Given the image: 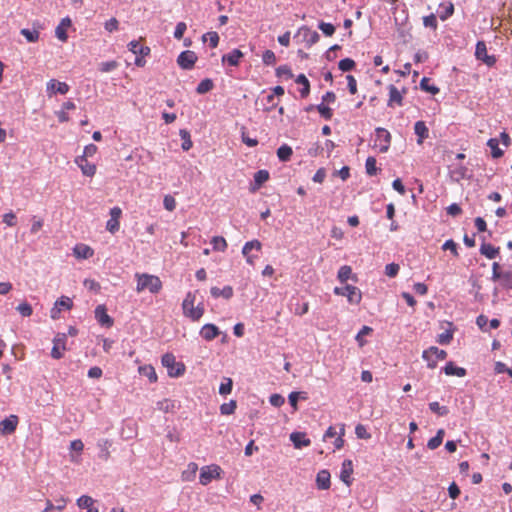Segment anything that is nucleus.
Wrapping results in <instances>:
<instances>
[{
    "label": "nucleus",
    "mask_w": 512,
    "mask_h": 512,
    "mask_svg": "<svg viewBox=\"0 0 512 512\" xmlns=\"http://www.w3.org/2000/svg\"><path fill=\"white\" fill-rule=\"evenodd\" d=\"M137 278V292H142L144 290H148L149 292L156 294L162 288V282L158 276L150 275V274H136Z\"/></svg>",
    "instance_id": "obj_1"
},
{
    "label": "nucleus",
    "mask_w": 512,
    "mask_h": 512,
    "mask_svg": "<svg viewBox=\"0 0 512 512\" xmlns=\"http://www.w3.org/2000/svg\"><path fill=\"white\" fill-rule=\"evenodd\" d=\"M491 280L498 281L500 286L505 290H512V266L509 269L503 270L498 262L492 264Z\"/></svg>",
    "instance_id": "obj_2"
},
{
    "label": "nucleus",
    "mask_w": 512,
    "mask_h": 512,
    "mask_svg": "<svg viewBox=\"0 0 512 512\" xmlns=\"http://www.w3.org/2000/svg\"><path fill=\"white\" fill-rule=\"evenodd\" d=\"M162 365L167 369L170 377L178 378L185 373V365L182 362H177L172 353H166L161 359Z\"/></svg>",
    "instance_id": "obj_3"
},
{
    "label": "nucleus",
    "mask_w": 512,
    "mask_h": 512,
    "mask_svg": "<svg viewBox=\"0 0 512 512\" xmlns=\"http://www.w3.org/2000/svg\"><path fill=\"white\" fill-rule=\"evenodd\" d=\"M334 294L346 296L350 304L358 305L362 300V293L356 286L346 284L344 287H335Z\"/></svg>",
    "instance_id": "obj_4"
},
{
    "label": "nucleus",
    "mask_w": 512,
    "mask_h": 512,
    "mask_svg": "<svg viewBox=\"0 0 512 512\" xmlns=\"http://www.w3.org/2000/svg\"><path fill=\"white\" fill-rule=\"evenodd\" d=\"M447 357V352L443 349H439L436 346H431L428 349L424 350L422 353V358L427 362V367L429 369H434L437 367L438 360H444Z\"/></svg>",
    "instance_id": "obj_5"
},
{
    "label": "nucleus",
    "mask_w": 512,
    "mask_h": 512,
    "mask_svg": "<svg viewBox=\"0 0 512 512\" xmlns=\"http://www.w3.org/2000/svg\"><path fill=\"white\" fill-rule=\"evenodd\" d=\"M222 469L218 465L204 466L200 470L199 482L201 485H208L213 479L220 478Z\"/></svg>",
    "instance_id": "obj_6"
},
{
    "label": "nucleus",
    "mask_w": 512,
    "mask_h": 512,
    "mask_svg": "<svg viewBox=\"0 0 512 512\" xmlns=\"http://www.w3.org/2000/svg\"><path fill=\"white\" fill-rule=\"evenodd\" d=\"M475 57L477 60L482 61L488 67H493L496 64V57L487 53L486 43L484 41H478L475 47Z\"/></svg>",
    "instance_id": "obj_7"
},
{
    "label": "nucleus",
    "mask_w": 512,
    "mask_h": 512,
    "mask_svg": "<svg viewBox=\"0 0 512 512\" xmlns=\"http://www.w3.org/2000/svg\"><path fill=\"white\" fill-rule=\"evenodd\" d=\"M19 424V417L15 414H11L2 421H0V435L6 436L13 434Z\"/></svg>",
    "instance_id": "obj_8"
},
{
    "label": "nucleus",
    "mask_w": 512,
    "mask_h": 512,
    "mask_svg": "<svg viewBox=\"0 0 512 512\" xmlns=\"http://www.w3.org/2000/svg\"><path fill=\"white\" fill-rule=\"evenodd\" d=\"M67 334L58 333L53 339V347L51 350V357L54 359H61L63 357V351L66 350Z\"/></svg>",
    "instance_id": "obj_9"
},
{
    "label": "nucleus",
    "mask_w": 512,
    "mask_h": 512,
    "mask_svg": "<svg viewBox=\"0 0 512 512\" xmlns=\"http://www.w3.org/2000/svg\"><path fill=\"white\" fill-rule=\"evenodd\" d=\"M196 61L197 55L191 50L182 51L177 58L178 65L184 70H191Z\"/></svg>",
    "instance_id": "obj_10"
},
{
    "label": "nucleus",
    "mask_w": 512,
    "mask_h": 512,
    "mask_svg": "<svg viewBox=\"0 0 512 512\" xmlns=\"http://www.w3.org/2000/svg\"><path fill=\"white\" fill-rule=\"evenodd\" d=\"M375 134L377 137V140L380 141V153H386L389 150L390 144H391V134L390 132L382 127H377L375 129Z\"/></svg>",
    "instance_id": "obj_11"
},
{
    "label": "nucleus",
    "mask_w": 512,
    "mask_h": 512,
    "mask_svg": "<svg viewBox=\"0 0 512 512\" xmlns=\"http://www.w3.org/2000/svg\"><path fill=\"white\" fill-rule=\"evenodd\" d=\"M94 314H95L96 320L98 321V323L101 326L106 327V328H110L113 326L114 320L111 316H109L107 314V309H106L105 305H98L95 308Z\"/></svg>",
    "instance_id": "obj_12"
},
{
    "label": "nucleus",
    "mask_w": 512,
    "mask_h": 512,
    "mask_svg": "<svg viewBox=\"0 0 512 512\" xmlns=\"http://www.w3.org/2000/svg\"><path fill=\"white\" fill-rule=\"evenodd\" d=\"M389 90V99L387 106L394 107L395 105L402 106L403 105V94L407 92L406 88H403L402 93L393 85L390 84L388 86Z\"/></svg>",
    "instance_id": "obj_13"
},
{
    "label": "nucleus",
    "mask_w": 512,
    "mask_h": 512,
    "mask_svg": "<svg viewBox=\"0 0 512 512\" xmlns=\"http://www.w3.org/2000/svg\"><path fill=\"white\" fill-rule=\"evenodd\" d=\"M221 334L218 326L212 323H207L202 326L199 335L206 341H212Z\"/></svg>",
    "instance_id": "obj_14"
},
{
    "label": "nucleus",
    "mask_w": 512,
    "mask_h": 512,
    "mask_svg": "<svg viewBox=\"0 0 512 512\" xmlns=\"http://www.w3.org/2000/svg\"><path fill=\"white\" fill-rule=\"evenodd\" d=\"M298 34L303 36V40L306 42L308 47L316 44L320 39L319 33L317 31L311 30L307 26H302L299 29Z\"/></svg>",
    "instance_id": "obj_15"
},
{
    "label": "nucleus",
    "mask_w": 512,
    "mask_h": 512,
    "mask_svg": "<svg viewBox=\"0 0 512 512\" xmlns=\"http://www.w3.org/2000/svg\"><path fill=\"white\" fill-rule=\"evenodd\" d=\"M244 57V53L240 49H233L229 53L222 56L221 61L223 64L227 63L230 66L236 67L239 65L241 58Z\"/></svg>",
    "instance_id": "obj_16"
},
{
    "label": "nucleus",
    "mask_w": 512,
    "mask_h": 512,
    "mask_svg": "<svg viewBox=\"0 0 512 512\" xmlns=\"http://www.w3.org/2000/svg\"><path fill=\"white\" fill-rule=\"evenodd\" d=\"M353 473V463L349 459H345L342 463L341 471H340V479L347 486L351 485L352 478L351 475Z\"/></svg>",
    "instance_id": "obj_17"
},
{
    "label": "nucleus",
    "mask_w": 512,
    "mask_h": 512,
    "mask_svg": "<svg viewBox=\"0 0 512 512\" xmlns=\"http://www.w3.org/2000/svg\"><path fill=\"white\" fill-rule=\"evenodd\" d=\"M442 371L447 376L464 377L467 375V370L463 367L457 366L453 361L447 362L446 365L442 368Z\"/></svg>",
    "instance_id": "obj_18"
},
{
    "label": "nucleus",
    "mask_w": 512,
    "mask_h": 512,
    "mask_svg": "<svg viewBox=\"0 0 512 512\" xmlns=\"http://www.w3.org/2000/svg\"><path fill=\"white\" fill-rule=\"evenodd\" d=\"M69 91V85L65 82H60L55 79H51L47 82V92L59 93L65 95Z\"/></svg>",
    "instance_id": "obj_19"
},
{
    "label": "nucleus",
    "mask_w": 512,
    "mask_h": 512,
    "mask_svg": "<svg viewBox=\"0 0 512 512\" xmlns=\"http://www.w3.org/2000/svg\"><path fill=\"white\" fill-rule=\"evenodd\" d=\"M76 163L80 167L82 173L85 176L92 177L96 173V166L93 163L88 162L85 156H79L76 158Z\"/></svg>",
    "instance_id": "obj_20"
},
{
    "label": "nucleus",
    "mask_w": 512,
    "mask_h": 512,
    "mask_svg": "<svg viewBox=\"0 0 512 512\" xmlns=\"http://www.w3.org/2000/svg\"><path fill=\"white\" fill-rule=\"evenodd\" d=\"M210 294L213 298L223 297L224 299L229 300L233 297L234 290L233 287L230 285H226L222 289L214 286L211 287Z\"/></svg>",
    "instance_id": "obj_21"
},
{
    "label": "nucleus",
    "mask_w": 512,
    "mask_h": 512,
    "mask_svg": "<svg viewBox=\"0 0 512 512\" xmlns=\"http://www.w3.org/2000/svg\"><path fill=\"white\" fill-rule=\"evenodd\" d=\"M72 24V21L69 17H65L61 20V22L58 24V26L55 29V35L60 41H67L68 35H67V28L70 27Z\"/></svg>",
    "instance_id": "obj_22"
},
{
    "label": "nucleus",
    "mask_w": 512,
    "mask_h": 512,
    "mask_svg": "<svg viewBox=\"0 0 512 512\" xmlns=\"http://www.w3.org/2000/svg\"><path fill=\"white\" fill-rule=\"evenodd\" d=\"M290 440L297 449L307 447L311 444V440L306 437L305 433L293 432L290 434Z\"/></svg>",
    "instance_id": "obj_23"
},
{
    "label": "nucleus",
    "mask_w": 512,
    "mask_h": 512,
    "mask_svg": "<svg viewBox=\"0 0 512 512\" xmlns=\"http://www.w3.org/2000/svg\"><path fill=\"white\" fill-rule=\"evenodd\" d=\"M330 477L331 476H330V473L328 470H326V469L320 470L316 476L317 488L320 490L329 489L330 485H331Z\"/></svg>",
    "instance_id": "obj_24"
},
{
    "label": "nucleus",
    "mask_w": 512,
    "mask_h": 512,
    "mask_svg": "<svg viewBox=\"0 0 512 512\" xmlns=\"http://www.w3.org/2000/svg\"><path fill=\"white\" fill-rule=\"evenodd\" d=\"M414 133L417 135V143L422 144L425 139L429 137V129L426 123L422 120L414 124Z\"/></svg>",
    "instance_id": "obj_25"
},
{
    "label": "nucleus",
    "mask_w": 512,
    "mask_h": 512,
    "mask_svg": "<svg viewBox=\"0 0 512 512\" xmlns=\"http://www.w3.org/2000/svg\"><path fill=\"white\" fill-rule=\"evenodd\" d=\"M500 252L499 247H494L490 243L485 242V238L482 239V244L480 246V253L484 255L488 259H495Z\"/></svg>",
    "instance_id": "obj_26"
},
{
    "label": "nucleus",
    "mask_w": 512,
    "mask_h": 512,
    "mask_svg": "<svg viewBox=\"0 0 512 512\" xmlns=\"http://www.w3.org/2000/svg\"><path fill=\"white\" fill-rule=\"evenodd\" d=\"M73 251L75 256L79 259H88L94 254L93 249L85 244L76 245Z\"/></svg>",
    "instance_id": "obj_27"
},
{
    "label": "nucleus",
    "mask_w": 512,
    "mask_h": 512,
    "mask_svg": "<svg viewBox=\"0 0 512 512\" xmlns=\"http://www.w3.org/2000/svg\"><path fill=\"white\" fill-rule=\"evenodd\" d=\"M467 172L468 168L462 164H459L450 170V175L452 180L460 182L461 180L467 178Z\"/></svg>",
    "instance_id": "obj_28"
},
{
    "label": "nucleus",
    "mask_w": 512,
    "mask_h": 512,
    "mask_svg": "<svg viewBox=\"0 0 512 512\" xmlns=\"http://www.w3.org/2000/svg\"><path fill=\"white\" fill-rule=\"evenodd\" d=\"M295 82L301 85V89L299 90L301 98H306L310 93V82L308 78L304 74H299Z\"/></svg>",
    "instance_id": "obj_29"
},
{
    "label": "nucleus",
    "mask_w": 512,
    "mask_h": 512,
    "mask_svg": "<svg viewBox=\"0 0 512 512\" xmlns=\"http://www.w3.org/2000/svg\"><path fill=\"white\" fill-rule=\"evenodd\" d=\"M204 306L202 303L198 304L196 307L189 308L184 315L188 318H190L192 321L196 322L201 319V317L204 314Z\"/></svg>",
    "instance_id": "obj_30"
},
{
    "label": "nucleus",
    "mask_w": 512,
    "mask_h": 512,
    "mask_svg": "<svg viewBox=\"0 0 512 512\" xmlns=\"http://www.w3.org/2000/svg\"><path fill=\"white\" fill-rule=\"evenodd\" d=\"M129 51H131L135 55L147 56L150 53V48L148 46L140 45V43L136 40L131 41L128 44Z\"/></svg>",
    "instance_id": "obj_31"
},
{
    "label": "nucleus",
    "mask_w": 512,
    "mask_h": 512,
    "mask_svg": "<svg viewBox=\"0 0 512 512\" xmlns=\"http://www.w3.org/2000/svg\"><path fill=\"white\" fill-rule=\"evenodd\" d=\"M439 18L442 21H446L448 18H450L454 13V5L451 2L448 3H441L439 6Z\"/></svg>",
    "instance_id": "obj_32"
},
{
    "label": "nucleus",
    "mask_w": 512,
    "mask_h": 512,
    "mask_svg": "<svg viewBox=\"0 0 512 512\" xmlns=\"http://www.w3.org/2000/svg\"><path fill=\"white\" fill-rule=\"evenodd\" d=\"M487 146L491 149V156L494 159H498L503 156L504 152L499 148V140L497 138H490L487 141Z\"/></svg>",
    "instance_id": "obj_33"
},
{
    "label": "nucleus",
    "mask_w": 512,
    "mask_h": 512,
    "mask_svg": "<svg viewBox=\"0 0 512 512\" xmlns=\"http://www.w3.org/2000/svg\"><path fill=\"white\" fill-rule=\"evenodd\" d=\"M293 154L292 148L287 144H282L277 149V157L282 162H287L291 159V156Z\"/></svg>",
    "instance_id": "obj_34"
},
{
    "label": "nucleus",
    "mask_w": 512,
    "mask_h": 512,
    "mask_svg": "<svg viewBox=\"0 0 512 512\" xmlns=\"http://www.w3.org/2000/svg\"><path fill=\"white\" fill-rule=\"evenodd\" d=\"M139 373L142 376H145L149 379L151 383H154L157 381V374L153 366L151 365H144L139 367Z\"/></svg>",
    "instance_id": "obj_35"
},
{
    "label": "nucleus",
    "mask_w": 512,
    "mask_h": 512,
    "mask_svg": "<svg viewBox=\"0 0 512 512\" xmlns=\"http://www.w3.org/2000/svg\"><path fill=\"white\" fill-rule=\"evenodd\" d=\"M214 88V82L210 78L203 79L196 87L197 94H206Z\"/></svg>",
    "instance_id": "obj_36"
},
{
    "label": "nucleus",
    "mask_w": 512,
    "mask_h": 512,
    "mask_svg": "<svg viewBox=\"0 0 512 512\" xmlns=\"http://www.w3.org/2000/svg\"><path fill=\"white\" fill-rule=\"evenodd\" d=\"M179 135L182 140L181 148L183 149V151L190 150L193 146L190 132L187 129H181L179 131Z\"/></svg>",
    "instance_id": "obj_37"
},
{
    "label": "nucleus",
    "mask_w": 512,
    "mask_h": 512,
    "mask_svg": "<svg viewBox=\"0 0 512 512\" xmlns=\"http://www.w3.org/2000/svg\"><path fill=\"white\" fill-rule=\"evenodd\" d=\"M444 434H445L444 429H439L436 432V435L434 437H432L431 439H429V441L427 443V447L430 450H434V449L438 448L443 441Z\"/></svg>",
    "instance_id": "obj_38"
},
{
    "label": "nucleus",
    "mask_w": 512,
    "mask_h": 512,
    "mask_svg": "<svg viewBox=\"0 0 512 512\" xmlns=\"http://www.w3.org/2000/svg\"><path fill=\"white\" fill-rule=\"evenodd\" d=\"M353 277L352 268L348 265L340 267L337 273V278L341 283H345L348 279Z\"/></svg>",
    "instance_id": "obj_39"
},
{
    "label": "nucleus",
    "mask_w": 512,
    "mask_h": 512,
    "mask_svg": "<svg viewBox=\"0 0 512 512\" xmlns=\"http://www.w3.org/2000/svg\"><path fill=\"white\" fill-rule=\"evenodd\" d=\"M420 89L427 92V93H430L432 95H436L440 92V89L435 86V85H431L429 83V78L427 77H423L420 81Z\"/></svg>",
    "instance_id": "obj_40"
},
{
    "label": "nucleus",
    "mask_w": 512,
    "mask_h": 512,
    "mask_svg": "<svg viewBox=\"0 0 512 512\" xmlns=\"http://www.w3.org/2000/svg\"><path fill=\"white\" fill-rule=\"evenodd\" d=\"M269 172L265 169L258 170L254 174V183L257 188H260L268 179H269Z\"/></svg>",
    "instance_id": "obj_41"
},
{
    "label": "nucleus",
    "mask_w": 512,
    "mask_h": 512,
    "mask_svg": "<svg viewBox=\"0 0 512 512\" xmlns=\"http://www.w3.org/2000/svg\"><path fill=\"white\" fill-rule=\"evenodd\" d=\"M261 248H262L261 242L257 239H254V240L248 241L244 244V246L242 248V254L247 255L252 250L259 252L261 250Z\"/></svg>",
    "instance_id": "obj_42"
},
{
    "label": "nucleus",
    "mask_w": 512,
    "mask_h": 512,
    "mask_svg": "<svg viewBox=\"0 0 512 512\" xmlns=\"http://www.w3.org/2000/svg\"><path fill=\"white\" fill-rule=\"evenodd\" d=\"M233 388V380L229 377H224L223 381L219 386V394L222 396H226L232 392Z\"/></svg>",
    "instance_id": "obj_43"
},
{
    "label": "nucleus",
    "mask_w": 512,
    "mask_h": 512,
    "mask_svg": "<svg viewBox=\"0 0 512 512\" xmlns=\"http://www.w3.org/2000/svg\"><path fill=\"white\" fill-rule=\"evenodd\" d=\"M373 332V329L369 326L364 325L359 332L356 334L355 340L360 347H363L366 343L364 336L369 335Z\"/></svg>",
    "instance_id": "obj_44"
},
{
    "label": "nucleus",
    "mask_w": 512,
    "mask_h": 512,
    "mask_svg": "<svg viewBox=\"0 0 512 512\" xmlns=\"http://www.w3.org/2000/svg\"><path fill=\"white\" fill-rule=\"evenodd\" d=\"M376 159L375 157L373 156H369L367 159H366V162H365V168H366V173L369 175V176H374L378 173V168L376 166Z\"/></svg>",
    "instance_id": "obj_45"
},
{
    "label": "nucleus",
    "mask_w": 512,
    "mask_h": 512,
    "mask_svg": "<svg viewBox=\"0 0 512 512\" xmlns=\"http://www.w3.org/2000/svg\"><path fill=\"white\" fill-rule=\"evenodd\" d=\"M429 409L437 414L438 416H446L449 414V409L447 406H441L438 402H430Z\"/></svg>",
    "instance_id": "obj_46"
},
{
    "label": "nucleus",
    "mask_w": 512,
    "mask_h": 512,
    "mask_svg": "<svg viewBox=\"0 0 512 512\" xmlns=\"http://www.w3.org/2000/svg\"><path fill=\"white\" fill-rule=\"evenodd\" d=\"M356 66V63L353 59L351 58H344V59H341L339 62H338V68L342 71V72H349V71H352Z\"/></svg>",
    "instance_id": "obj_47"
},
{
    "label": "nucleus",
    "mask_w": 512,
    "mask_h": 512,
    "mask_svg": "<svg viewBox=\"0 0 512 512\" xmlns=\"http://www.w3.org/2000/svg\"><path fill=\"white\" fill-rule=\"evenodd\" d=\"M211 244H212L213 250H215V251L223 252L227 248V242L221 236H214L211 240Z\"/></svg>",
    "instance_id": "obj_48"
},
{
    "label": "nucleus",
    "mask_w": 512,
    "mask_h": 512,
    "mask_svg": "<svg viewBox=\"0 0 512 512\" xmlns=\"http://www.w3.org/2000/svg\"><path fill=\"white\" fill-rule=\"evenodd\" d=\"M20 33L22 36L25 37V39L29 43H34V42L38 41V39H39V32L37 30H30L28 28H23L20 31Z\"/></svg>",
    "instance_id": "obj_49"
},
{
    "label": "nucleus",
    "mask_w": 512,
    "mask_h": 512,
    "mask_svg": "<svg viewBox=\"0 0 512 512\" xmlns=\"http://www.w3.org/2000/svg\"><path fill=\"white\" fill-rule=\"evenodd\" d=\"M453 329H448L437 336V342L440 345H448L453 339Z\"/></svg>",
    "instance_id": "obj_50"
},
{
    "label": "nucleus",
    "mask_w": 512,
    "mask_h": 512,
    "mask_svg": "<svg viewBox=\"0 0 512 512\" xmlns=\"http://www.w3.org/2000/svg\"><path fill=\"white\" fill-rule=\"evenodd\" d=\"M94 499L87 495H82L77 499V506L80 509H89L94 504Z\"/></svg>",
    "instance_id": "obj_51"
},
{
    "label": "nucleus",
    "mask_w": 512,
    "mask_h": 512,
    "mask_svg": "<svg viewBox=\"0 0 512 512\" xmlns=\"http://www.w3.org/2000/svg\"><path fill=\"white\" fill-rule=\"evenodd\" d=\"M316 109L321 115V117H323L325 120H330L333 116L332 109L329 106L325 105L324 103L316 105Z\"/></svg>",
    "instance_id": "obj_52"
},
{
    "label": "nucleus",
    "mask_w": 512,
    "mask_h": 512,
    "mask_svg": "<svg viewBox=\"0 0 512 512\" xmlns=\"http://www.w3.org/2000/svg\"><path fill=\"white\" fill-rule=\"evenodd\" d=\"M237 403L235 400H230L228 403H223L220 406V413L222 415H231L235 412Z\"/></svg>",
    "instance_id": "obj_53"
},
{
    "label": "nucleus",
    "mask_w": 512,
    "mask_h": 512,
    "mask_svg": "<svg viewBox=\"0 0 512 512\" xmlns=\"http://www.w3.org/2000/svg\"><path fill=\"white\" fill-rule=\"evenodd\" d=\"M203 41H209L211 48H216L219 44V35L217 32H208L202 36Z\"/></svg>",
    "instance_id": "obj_54"
},
{
    "label": "nucleus",
    "mask_w": 512,
    "mask_h": 512,
    "mask_svg": "<svg viewBox=\"0 0 512 512\" xmlns=\"http://www.w3.org/2000/svg\"><path fill=\"white\" fill-rule=\"evenodd\" d=\"M318 28L327 37H330V36H332L335 33V26L333 24H331V23L320 21L318 23Z\"/></svg>",
    "instance_id": "obj_55"
},
{
    "label": "nucleus",
    "mask_w": 512,
    "mask_h": 512,
    "mask_svg": "<svg viewBox=\"0 0 512 512\" xmlns=\"http://www.w3.org/2000/svg\"><path fill=\"white\" fill-rule=\"evenodd\" d=\"M263 102V111L264 112H270L272 109H274L277 104L275 103L274 95H267L262 99Z\"/></svg>",
    "instance_id": "obj_56"
},
{
    "label": "nucleus",
    "mask_w": 512,
    "mask_h": 512,
    "mask_svg": "<svg viewBox=\"0 0 512 512\" xmlns=\"http://www.w3.org/2000/svg\"><path fill=\"white\" fill-rule=\"evenodd\" d=\"M195 299H196L195 293H193V292L187 293V295L182 303L183 313H185L187 310H189V308H192L194 306Z\"/></svg>",
    "instance_id": "obj_57"
},
{
    "label": "nucleus",
    "mask_w": 512,
    "mask_h": 512,
    "mask_svg": "<svg viewBox=\"0 0 512 512\" xmlns=\"http://www.w3.org/2000/svg\"><path fill=\"white\" fill-rule=\"evenodd\" d=\"M55 305L60 307L61 310H70L73 306V301L67 296H61L59 299L56 300Z\"/></svg>",
    "instance_id": "obj_58"
},
{
    "label": "nucleus",
    "mask_w": 512,
    "mask_h": 512,
    "mask_svg": "<svg viewBox=\"0 0 512 512\" xmlns=\"http://www.w3.org/2000/svg\"><path fill=\"white\" fill-rule=\"evenodd\" d=\"M276 76L277 77H285L286 79L293 78L292 70L288 65H281L276 69Z\"/></svg>",
    "instance_id": "obj_59"
},
{
    "label": "nucleus",
    "mask_w": 512,
    "mask_h": 512,
    "mask_svg": "<svg viewBox=\"0 0 512 512\" xmlns=\"http://www.w3.org/2000/svg\"><path fill=\"white\" fill-rule=\"evenodd\" d=\"M355 434L358 439H370L371 434L367 431L363 424H357L355 427Z\"/></svg>",
    "instance_id": "obj_60"
},
{
    "label": "nucleus",
    "mask_w": 512,
    "mask_h": 512,
    "mask_svg": "<svg viewBox=\"0 0 512 512\" xmlns=\"http://www.w3.org/2000/svg\"><path fill=\"white\" fill-rule=\"evenodd\" d=\"M16 310L23 316V317H29L32 315V312H33V309H32V306L27 303V302H23V303H20L17 307H16Z\"/></svg>",
    "instance_id": "obj_61"
},
{
    "label": "nucleus",
    "mask_w": 512,
    "mask_h": 512,
    "mask_svg": "<svg viewBox=\"0 0 512 512\" xmlns=\"http://www.w3.org/2000/svg\"><path fill=\"white\" fill-rule=\"evenodd\" d=\"M262 61L265 65L270 66L276 63V56L272 50H265L262 55Z\"/></svg>",
    "instance_id": "obj_62"
},
{
    "label": "nucleus",
    "mask_w": 512,
    "mask_h": 512,
    "mask_svg": "<svg viewBox=\"0 0 512 512\" xmlns=\"http://www.w3.org/2000/svg\"><path fill=\"white\" fill-rule=\"evenodd\" d=\"M399 270L400 266L397 263H389L385 266V274L390 278L396 277Z\"/></svg>",
    "instance_id": "obj_63"
},
{
    "label": "nucleus",
    "mask_w": 512,
    "mask_h": 512,
    "mask_svg": "<svg viewBox=\"0 0 512 512\" xmlns=\"http://www.w3.org/2000/svg\"><path fill=\"white\" fill-rule=\"evenodd\" d=\"M443 250H449L454 256H458V245L452 239H448L442 245Z\"/></svg>",
    "instance_id": "obj_64"
}]
</instances>
